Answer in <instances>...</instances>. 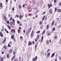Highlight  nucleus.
<instances>
[{
  "label": "nucleus",
  "instance_id": "obj_1",
  "mask_svg": "<svg viewBox=\"0 0 61 61\" xmlns=\"http://www.w3.org/2000/svg\"><path fill=\"white\" fill-rule=\"evenodd\" d=\"M34 35V31L33 30L32 31L31 34V37H32Z\"/></svg>",
  "mask_w": 61,
  "mask_h": 61
},
{
  "label": "nucleus",
  "instance_id": "obj_2",
  "mask_svg": "<svg viewBox=\"0 0 61 61\" xmlns=\"http://www.w3.org/2000/svg\"><path fill=\"white\" fill-rule=\"evenodd\" d=\"M37 56H36L35 57V58H34L33 59V61H35V60H36H36H37Z\"/></svg>",
  "mask_w": 61,
  "mask_h": 61
},
{
  "label": "nucleus",
  "instance_id": "obj_3",
  "mask_svg": "<svg viewBox=\"0 0 61 61\" xmlns=\"http://www.w3.org/2000/svg\"><path fill=\"white\" fill-rule=\"evenodd\" d=\"M49 11L50 12L51 14H52V11H53V10H52V9L51 8H50V9L49 10Z\"/></svg>",
  "mask_w": 61,
  "mask_h": 61
},
{
  "label": "nucleus",
  "instance_id": "obj_4",
  "mask_svg": "<svg viewBox=\"0 0 61 61\" xmlns=\"http://www.w3.org/2000/svg\"><path fill=\"white\" fill-rule=\"evenodd\" d=\"M9 51L10 54H11V53H12V49H10Z\"/></svg>",
  "mask_w": 61,
  "mask_h": 61
},
{
  "label": "nucleus",
  "instance_id": "obj_5",
  "mask_svg": "<svg viewBox=\"0 0 61 61\" xmlns=\"http://www.w3.org/2000/svg\"><path fill=\"white\" fill-rule=\"evenodd\" d=\"M0 36L1 37H3V34L2 32L0 31Z\"/></svg>",
  "mask_w": 61,
  "mask_h": 61
},
{
  "label": "nucleus",
  "instance_id": "obj_6",
  "mask_svg": "<svg viewBox=\"0 0 61 61\" xmlns=\"http://www.w3.org/2000/svg\"><path fill=\"white\" fill-rule=\"evenodd\" d=\"M32 29V28H30V29H28V33H30V32L31 31V30Z\"/></svg>",
  "mask_w": 61,
  "mask_h": 61
},
{
  "label": "nucleus",
  "instance_id": "obj_7",
  "mask_svg": "<svg viewBox=\"0 0 61 61\" xmlns=\"http://www.w3.org/2000/svg\"><path fill=\"white\" fill-rule=\"evenodd\" d=\"M45 33H46V30H44L43 31V32L42 33V35H44V34H45Z\"/></svg>",
  "mask_w": 61,
  "mask_h": 61
},
{
  "label": "nucleus",
  "instance_id": "obj_8",
  "mask_svg": "<svg viewBox=\"0 0 61 61\" xmlns=\"http://www.w3.org/2000/svg\"><path fill=\"white\" fill-rule=\"evenodd\" d=\"M28 45L29 46H30V45H32L33 44L31 43V42L29 41L28 42Z\"/></svg>",
  "mask_w": 61,
  "mask_h": 61
},
{
  "label": "nucleus",
  "instance_id": "obj_9",
  "mask_svg": "<svg viewBox=\"0 0 61 61\" xmlns=\"http://www.w3.org/2000/svg\"><path fill=\"white\" fill-rule=\"evenodd\" d=\"M11 32H14V33L15 32V30L14 29H12L11 30Z\"/></svg>",
  "mask_w": 61,
  "mask_h": 61
},
{
  "label": "nucleus",
  "instance_id": "obj_10",
  "mask_svg": "<svg viewBox=\"0 0 61 61\" xmlns=\"http://www.w3.org/2000/svg\"><path fill=\"white\" fill-rule=\"evenodd\" d=\"M55 55V54L54 53H53L52 54V55H51V57L52 58V57H54Z\"/></svg>",
  "mask_w": 61,
  "mask_h": 61
},
{
  "label": "nucleus",
  "instance_id": "obj_11",
  "mask_svg": "<svg viewBox=\"0 0 61 61\" xmlns=\"http://www.w3.org/2000/svg\"><path fill=\"white\" fill-rule=\"evenodd\" d=\"M3 18L5 20H6L7 19V18H6V17H5V15H4Z\"/></svg>",
  "mask_w": 61,
  "mask_h": 61
},
{
  "label": "nucleus",
  "instance_id": "obj_12",
  "mask_svg": "<svg viewBox=\"0 0 61 61\" xmlns=\"http://www.w3.org/2000/svg\"><path fill=\"white\" fill-rule=\"evenodd\" d=\"M23 17V15L21 16V15H19V18L20 19H21V18Z\"/></svg>",
  "mask_w": 61,
  "mask_h": 61
},
{
  "label": "nucleus",
  "instance_id": "obj_13",
  "mask_svg": "<svg viewBox=\"0 0 61 61\" xmlns=\"http://www.w3.org/2000/svg\"><path fill=\"white\" fill-rule=\"evenodd\" d=\"M51 34V32H49L47 34V35L48 36H49V35H50Z\"/></svg>",
  "mask_w": 61,
  "mask_h": 61
},
{
  "label": "nucleus",
  "instance_id": "obj_14",
  "mask_svg": "<svg viewBox=\"0 0 61 61\" xmlns=\"http://www.w3.org/2000/svg\"><path fill=\"white\" fill-rule=\"evenodd\" d=\"M55 21H53L51 25H54V23H55Z\"/></svg>",
  "mask_w": 61,
  "mask_h": 61
},
{
  "label": "nucleus",
  "instance_id": "obj_15",
  "mask_svg": "<svg viewBox=\"0 0 61 61\" xmlns=\"http://www.w3.org/2000/svg\"><path fill=\"white\" fill-rule=\"evenodd\" d=\"M50 53L49 52L48 53L47 55V57H48V56H50Z\"/></svg>",
  "mask_w": 61,
  "mask_h": 61
},
{
  "label": "nucleus",
  "instance_id": "obj_16",
  "mask_svg": "<svg viewBox=\"0 0 61 61\" xmlns=\"http://www.w3.org/2000/svg\"><path fill=\"white\" fill-rule=\"evenodd\" d=\"M57 11L59 12H61V9H58L57 10Z\"/></svg>",
  "mask_w": 61,
  "mask_h": 61
},
{
  "label": "nucleus",
  "instance_id": "obj_17",
  "mask_svg": "<svg viewBox=\"0 0 61 61\" xmlns=\"http://www.w3.org/2000/svg\"><path fill=\"white\" fill-rule=\"evenodd\" d=\"M49 42V41H48V40H47L46 41V44H47V45H48Z\"/></svg>",
  "mask_w": 61,
  "mask_h": 61
},
{
  "label": "nucleus",
  "instance_id": "obj_18",
  "mask_svg": "<svg viewBox=\"0 0 61 61\" xmlns=\"http://www.w3.org/2000/svg\"><path fill=\"white\" fill-rule=\"evenodd\" d=\"M10 23L12 25H15V22H10Z\"/></svg>",
  "mask_w": 61,
  "mask_h": 61
},
{
  "label": "nucleus",
  "instance_id": "obj_19",
  "mask_svg": "<svg viewBox=\"0 0 61 61\" xmlns=\"http://www.w3.org/2000/svg\"><path fill=\"white\" fill-rule=\"evenodd\" d=\"M11 39H14V35H12L11 36Z\"/></svg>",
  "mask_w": 61,
  "mask_h": 61
},
{
  "label": "nucleus",
  "instance_id": "obj_20",
  "mask_svg": "<svg viewBox=\"0 0 61 61\" xmlns=\"http://www.w3.org/2000/svg\"><path fill=\"white\" fill-rule=\"evenodd\" d=\"M37 39L38 40L39 38V35H38L36 37Z\"/></svg>",
  "mask_w": 61,
  "mask_h": 61
},
{
  "label": "nucleus",
  "instance_id": "obj_21",
  "mask_svg": "<svg viewBox=\"0 0 61 61\" xmlns=\"http://www.w3.org/2000/svg\"><path fill=\"white\" fill-rule=\"evenodd\" d=\"M7 27L9 29H11V27L9 25H8Z\"/></svg>",
  "mask_w": 61,
  "mask_h": 61
},
{
  "label": "nucleus",
  "instance_id": "obj_22",
  "mask_svg": "<svg viewBox=\"0 0 61 61\" xmlns=\"http://www.w3.org/2000/svg\"><path fill=\"white\" fill-rule=\"evenodd\" d=\"M3 48H5V49H6V46H4Z\"/></svg>",
  "mask_w": 61,
  "mask_h": 61
},
{
  "label": "nucleus",
  "instance_id": "obj_23",
  "mask_svg": "<svg viewBox=\"0 0 61 61\" xmlns=\"http://www.w3.org/2000/svg\"><path fill=\"white\" fill-rule=\"evenodd\" d=\"M4 58H5L4 57H2L0 60V61H4V60H3V59H4Z\"/></svg>",
  "mask_w": 61,
  "mask_h": 61
},
{
  "label": "nucleus",
  "instance_id": "obj_24",
  "mask_svg": "<svg viewBox=\"0 0 61 61\" xmlns=\"http://www.w3.org/2000/svg\"><path fill=\"white\" fill-rule=\"evenodd\" d=\"M44 38V37H43V36H42V37H41V41H43V38Z\"/></svg>",
  "mask_w": 61,
  "mask_h": 61
},
{
  "label": "nucleus",
  "instance_id": "obj_25",
  "mask_svg": "<svg viewBox=\"0 0 61 61\" xmlns=\"http://www.w3.org/2000/svg\"><path fill=\"white\" fill-rule=\"evenodd\" d=\"M55 27H54L52 29V30L55 31Z\"/></svg>",
  "mask_w": 61,
  "mask_h": 61
},
{
  "label": "nucleus",
  "instance_id": "obj_26",
  "mask_svg": "<svg viewBox=\"0 0 61 61\" xmlns=\"http://www.w3.org/2000/svg\"><path fill=\"white\" fill-rule=\"evenodd\" d=\"M0 7H2V6H3V5H2V3H0Z\"/></svg>",
  "mask_w": 61,
  "mask_h": 61
},
{
  "label": "nucleus",
  "instance_id": "obj_27",
  "mask_svg": "<svg viewBox=\"0 0 61 61\" xmlns=\"http://www.w3.org/2000/svg\"><path fill=\"white\" fill-rule=\"evenodd\" d=\"M6 23H7L8 24H9V21H6Z\"/></svg>",
  "mask_w": 61,
  "mask_h": 61
},
{
  "label": "nucleus",
  "instance_id": "obj_28",
  "mask_svg": "<svg viewBox=\"0 0 61 61\" xmlns=\"http://www.w3.org/2000/svg\"><path fill=\"white\" fill-rule=\"evenodd\" d=\"M57 36H55L54 38L55 39H56L57 38Z\"/></svg>",
  "mask_w": 61,
  "mask_h": 61
},
{
  "label": "nucleus",
  "instance_id": "obj_29",
  "mask_svg": "<svg viewBox=\"0 0 61 61\" xmlns=\"http://www.w3.org/2000/svg\"><path fill=\"white\" fill-rule=\"evenodd\" d=\"M40 27L41 29H42L43 28V26H41Z\"/></svg>",
  "mask_w": 61,
  "mask_h": 61
},
{
  "label": "nucleus",
  "instance_id": "obj_30",
  "mask_svg": "<svg viewBox=\"0 0 61 61\" xmlns=\"http://www.w3.org/2000/svg\"><path fill=\"white\" fill-rule=\"evenodd\" d=\"M54 2L55 3H56V2H57V0H54Z\"/></svg>",
  "mask_w": 61,
  "mask_h": 61
},
{
  "label": "nucleus",
  "instance_id": "obj_31",
  "mask_svg": "<svg viewBox=\"0 0 61 61\" xmlns=\"http://www.w3.org/2000/svg\"><path fill=\"white\" fill-rule=\"evenodd\" d=\"M16 54V52L15 51H13V54Z\"/></svg>",
  "mask_w": 61,
  "mask_h": 61
},
{
  "label": "nucleus",
  "instance_id": "obj_32",
  "mask_svg": "<svg viewBox=\"0 0 61 61\" xmlns=\"http://www.w3.org/2000/svg\"><path fill=\"white\" fill-rule=\"evenodd\" d=\"M14 58H14V57H13L11 59V61H13V59H14Z\"/></svg>",
  "mask_w": 61,
  "mask_h": 61
},
{
  "label": "nucleus",
  "instance_id": "obj_33",
  "mask_svg": "<svg viewBox=\"0 0 61 61\" xmlns=\"http://www.w3.org/2000/svg\"><path fill=\"white\" fill-rule=\"evenodd\" d=\"M7 56L8 58H9V54H7Z\"/></svg>",
  "mask_w": 61,
  "mask_h": 61
},
{
  "label": "nucleus",
  "instance_id": "obj_34",
  "mask_svg": "<svg viewBox=\"0 0 61 61\" xmlns=\"http://www.w3.org/2000/svg\"><path fill=\"white\" fill-rule=\"evenodd\" d=\"M40 32V31H38L36 32L37 34H38V33H39Z\"/></svg>",
  "mask_w": 61,
  "mask_h": 61
},
{
  "label": "nucleus",
  "instance_id": "obj_35",
  "mask_svg": "<svg viewBox=\"0 0 61 61\" xmlns=\"http://www.w3.org/2000/svg\"><path fill=\"white\" fill-rule=\"evenodd\" d=\"M12 20V17H11V18H10V21H11Z\"/></svg>",
  "mask_w": 61,
  "mask_h": 61
},
{
  "label": "nucleus",
  "instance_id": "obj_36",
  "mask_svg": "<svg viewBox=\"0 0 61 61\" xmlns=\"http://www.w3.org/2000/svg\"><path fill=\"white\" fill-rule=\"evenodd\" d=\"M49 28V26H48V25H47V30L48 29V28Z\"/></svg>",
  "mask_w": 61,
  "mask_h": 61
},
{
  "label": "nucleus",
  "instance_id": "obj_37",
  "mask_svg": "<svg viewBox=\"0 0 61 61\" xmlns=\"http://www.w3.org/2000/svg\"><path fill=\"white\" fill-rule=\"evenodd\" d=\"M39 25H41V24H42V22H41V21H40V22L39 23Z\"/></svg>",
  "mask_w": 61,
  "mask_h": 61
},
{
  "label": "nucleus",
  "instance_id": "obj_38",
  "mask_svg": "<svg viewBox=\"0 0 61 61\" xmlns=\"http://www.w3.org/2000/svg\"><path fill=\"white\" fill-rule=\"evenodd\" d=\"M14 7H12V10L13 11H14Z\"/></svg>",
  "mask_w": 61,
  "mask_h": 61
},
{
  "label": "nucleus",
  "instance_id": "obj_39",
  "mask_svg": "<svg viewBox=\"0 0 61 61\" xmlns=\"http://www.w3.org/2000/svg\"><path fill=\"white\" fill-rule=\"evenodd\" d=\"M55 12H56V10H57V8H55Z\"/></svg>",
  "mask_w": 61,
  "mask_h": 61
},
{
  "label": "nucleus",
  "instance_id": "obj_40",
  "mask_svg": "<svg viewBox=\"0 0 61 61\" xmlns=\"http://www.w3.org/2000/svg\"><path fill=\"white\" fill-rule=\"evenodd\" d=\"M12 20L13 22H15V20H14V19H12Z\"/></svg>",
  "mask_w": 61,
  "mask_h": 61
},
{
  "label": "nucleus",
  "instance_id": "obj_41",
  "mask_svg": "<svg viewBox=\"0 0 61 61\" xmlns=\"http://www.w3.org/2000/svg\"><path fill=\"white\" fill-rule=\"evenodd\" d=\"M5 39L3 41V42L4 43L5 42Z\"/></svg>",
  "mask_w": 61,
  "mask_h": 61
},
{
  "label": "nucleus",
  "instance_id": "obj_42",
  "mask_svg": "<svg viewBox=\"0 0 61 61\" xmlns=\"http://www.w3.org/2000/svg\"><path fill=\"white\" fill-rule=\"evenodd\" d=\"M33 4H36V1H34V2H33Z\"/></svg>",
  "mask_w": 61,
  "mask_h": 61
},
{
  "label": "nucleus",
  "instance_id": "obj_43",
  "mask_svg": "<svg viewBox=\"0 0 61 61\" xmlns=\"http://www.w3.org/2000/svg\"><path fill=\"white\" fill-rule=\"evenodd\" d=\"M18 33H20V30H19V29L18 30Z\"/></svg>",
  "mask_w": 61,
  "mask_h": 61
},
{
  "label": "nucleus",
  "instance_id": "obj_44",
  "mask_svg": "<svg viewBox=\"0 0 61 61\" xmlns=\"http://www.w3.org/2000/svg\"><path fill=\"white\" fill-rule=\"evenodd\" d=\"M37 45H36L35 46V48H36L37 47Z\"/></svg>",
  "mask_w": 61,
  "mask_h": 61
},
{
  "label": "nucleus",
  "instance_id": "obj_45",
  "mask_svg": "<svg viewBox=\"0 0 61 61\" xmlns=\"http://www.w3.org/2000/svg\"><path fill=\"white\" fill-rule=\"evenodd\" d=\"M19 7L20 8H21V6L20 5H19Z\"/></svg>",
  "mask_w": 61,
  "mask_h": 61
},
{
  "label": "nucleus",
  "instance_id": "obj_46",
  "mask_svg": "<svg viewBox=\"0 0 61 61\" xmlns=\"http://www.w3.org/2000/svg\"><path fill=\"white\" fill-rule=\"evenodd\" d=\"M8 46H9V47H11V46H10V44H8Z\"/></svg>",
  "mask_w": 61,
  "mask_h": 61
},
{
  "label": "nucleus",
  "instance_id": "obj_47",
  "mask_svg": "<svg viewBox=\"0 0 61 61\" xmlns=\"http://www.w3.org/2000/svg\"><path fill=\"white\" fill-rule=\"evenodd\" d=\"M49 51H50V49H48L47 51V52H48Z\"/></svg>",
  "mask_w": 61,
  "mask_h": 61
},
{
  "label": "nucleus",
  "instance_id": "obj_48",
  "mask_svg": "<svg viewBox=\"0 0 61 61\" xmlns=\"http://www.w3.org/2000/svg\"><path fill=\"white\" fill-rule=\"evenodd\" d=\"M29 15L30 16H32L33 15V14H30Z\"/></svg>",
  "mask_w": 61,
  "mask_h": 61
},
{
  "label": "nucleus",
  "instance_id": "obj_49",
  "mask_svg": "<svg viewBox=\"0 0 61 61\" xmlns=\"http://www.w3.org/2000/svg\"><path fill=\"white\" fill-rule=\"evenodd\" d=\"M25 4H24L22 6L23 7H25Z\"/></svg>",
  "mask_w": 61,
  "mask_h": 61
},
{
  "label": "nucleus",
  "instance_id": "obj_50",
  "mask_svg": "<svg viewBox=\"0 0 61 61\" xmlns=\"http://www.w3.org/2000/svg\"><path fill=\"white\" fill-rule=\"evenodd\" d=\"M59 59L60 60H61V57L60 56H59Z\"/></svg>",
  "mask_w": 61,
  "mask_h": 61
},
{
  "label": "nucleus",
  "instance_id": "obj_51",
  "mask_svg": "<svg viewBox=\"0 0 61 61\" xmlns=\"http://www.w3.org/2000/svg\"><path fill=\"white\" fill-rule=\"evenodd\" d=\"M45 13H46V12L45 11L44 12L43 14H42V15H43V14H45Z\"/></svg>",
  "mask_w": 61,
  "mask_h": 61
},
{
  "label": "nucleus",
  "instance_id": "obj_52",
  "mask_svg": "<svg viewBox=\"0 0 61 61\" xmlns=\"http://www.w3.org/2000/svg\"><path fill=\"white\" fill-rule=\"evenodd\" d=\"M46 16L45 15H44V16H43V18H46Z\"/></svg>",
  "mask_w": 61,
  "mask_h": 61
},
{
  "label": "nucleus",
  "instance_id": "obj_53",
  "mask_svg": "<svg viewBox=\"0 0 61 61\" xmlns=\"http://www.w3.org/2000/svg\"><path fill=\"white\" fill-rule=\"evenodd\" d=\"M16 16L17 17H19V16L18 15H16V16Z\"/></svg>",
  "mask_w": 61,
  "mask_h": 61
},
{
  "label": "nucleus",
  "instance_id": "obj_54",
  "mask_svg": "<svg viewBox=\"0 0 61 61\" xmlns=\"http://www.w3.org/2000/svg\"><path fill=\"white\" fill-rule=\"evenodd\" d=\"M25 49H24V48H23V49H22V51H24V50H25Z\"/></svg>",
  "mask_w": 61,
  "mask_h": 61
},
{
  "label": "nucleus",
  "instance_id": "obj_55",
  "mask_svg": "<svg viewBox=\"0 0 61 61\" xmlns=\"http://www.w3.org/2000/svg\"><path fill=\"white\" fill-rule=\"evenodd\" d=\"M59 5H61V3H60H60H59Z\"/></svg>",
  "mask_w": 61,
  "mask_h": 61
},
{
  "label": "nucleus",
  "instance_id": "obj_56",
  "mask_svg": "<svg viewBox=\"0 0 61 61\" xmlns=\"http://www.w3.org/2000/svg\"><path fill=\"white\" fill-rule=\"evenodd\" d=\"M29 8H28L27 9H30V8H31V7H29Z\"/></svg>",
  "mask_w": 61,
  "mask_h": 61
},
{
  "label": "nucleus",
  "instance_id": "obj_57",
  "mask_svg": "<svg viewBox=\"0 0 61 61\" xmlns=\"http://www.w3.org/2000/svg\"><path fill=\"white\" fill-rule=\"evenodd\" d=\"M52 6V5H51L50 6H49V7H48V8H49L50 7H51V6Z\"/></svg>",
  "mask_w": 61,
  "mask_h": 61
},
{
  "label": "nucleus",
  "instance_id": "obj_58",
  "mask_svg": "<svg viewBox=\"0 0 61 61\" xmlns=\"http://www.w3.org/2000/svg\"><path fill=\"white\" fill-rule=\"evenodd\" d=\"M57 23H55V25H57V24H56Z\"/></svg>",
  "mask_w": 61,
  "mask_h": 61
},
{
  "label": "nucleus",
  "instance_id": "obj_59",
  "mask_svg": "<svg viewBox=\"0 0 61 61\" xmlns=\"http://www.w3.org/2000/svg\"><path fill=\"white\" fill-rule=\"evenodd\" d=\"M37 13V11H36L35 12V14H36Z\"/></svg>",
  "mask_w": 61,
  "mask_h": 61
},
{
  "label": "nucleus",
  "instance_id": "obj_60",
  "mask_svg": "<svg viewBox=\"0 0 61 61\" xmlns=\"http://www.w3.org/2000/svg\"><path fill=\"white\" fill-rule=\"evenodd\" d=\"M19 29L20 30H21V27H19Z\"/></svg>",
  "mask_w": 61,
  "mask_h": 61
},
{
  "label": "nucleus",
  "instance_id": "obj_61",
  "mask_svg": "<svg viewBox=\"0 0 61 61\" xmlns=\"http://www.w3.org/2000/svg\"><path fill=\"white\" fill-rule=\"evenodd\" d=\"M57 19L58 21H59V18H57Z\"/></svg>",
  "mask_w": 61,
  "mask_h": 61
},
{
  "label": "nucleus",
  "instance_id": "obj_62",
  "mask_svg": "<svg viewBox=\"0 0 61 61\" xmlns=\"http://www.w3.org/2000/svg\"><path fill=\"white\" fill-rule=\"evenodd\" d=\"M6 32L7 33H9V32H8V31H7V30L6 31Z\"/></svg>",
  "mask_w": 61,
  "mask_h": 61
},
{
  "label": "nucleus",
  "instance_id": "obj_63",
  "mask_svg": "<svg viewBox=\"0 0 61 61\" xmlns=\"http://www.w3.org/2000/svg\"><path fill=\"white\" fill-rule=\"evenodd\" d=\"M44 19H45L44 18H43V17L42 18V20H44Z\"/></svg>",
  "mask_w": 61,
  "mask_h": 61
},
{
  "label": "nucleus",
  "instance_id": "obj_64",
  "mask_svg": "<svg viewBox=\"0 0 61 61\" xmlns=\"http://www.w3.org/2000/svg\"><path fill=\"white\" fill-rule=\"evenodd\" d=\"M17 22H18V23L19 24V23H20V21H17Z\"/></svg>",
  "mask_w": 61,
  "mask_h": 61
}]
</instances>
